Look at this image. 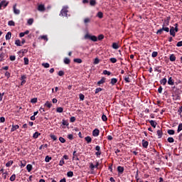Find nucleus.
Masks as SVG:
<instances>
[{
	"instance_id": "nucleus-29",
	"label": "nucleus",
	"mask_w": 182,
	"mask_h": 182,
	"mask_svg": "<svg viewBox=\"0 0 182 182\" xmlns=\"http://www.w3.org/2000/svg\"><path fill=\"white\" fill-rule=\"evenodd\" d=\"M13 164H14V161H9L6 164V167H11V166H12Z\"/></svg>"
},
{
	"instance_id": "nucleus-13",
	"label": "nucleus",
	"mask_w": 182,
	"mask_h": 182,
	"mask_svg": "<svg viewBox=\"0 0 182 182\" xmlns=\"http://www.w3.org/2000/svg\"><path fill=\"white\" fill-rule=\"evenodd\" d=\"M168 85H169L170 86H173L174 85V80H173L172 77H169L168 80Z\"/></svg>"
},
{
	"instance_id": "nucleus-23",
	"label": "nucleus",
	"mask_w": 182,
	"mask_h": 182,
	"mask_svg": "<svg viewBox=\"0 0 182 182\" xmlns=\"http://www.w3.org/2000/svg\"><path fill=\"white\" fill-rule=\"evenodd\" d=\"M18 129H19V125H12L11 132H15V130H18Z\"/></svg>"
},
{
	"instance_id": "nucleus-16",
	"label": "nucleus",
	"mask_w": 182,
	"mask_h": 182,
	"mask_svg": "<svg viewBox=\"0 0 182 182\" xmlns=\"http://www.w3.org/2000/svg\"><path fill=\"white\" fill-rule=\"evenodd\" d=\"M149 122L151 126L152 127H154V129H156V126H157V122L154 120H149Z\"/></svg>"
},
{
	"instance_id": "nucleus-27",
	"label": "nucleus",
	"mask_w": 182,
	"mask_h": 182,
	"mask_svg": "<svg viewBox=\"0 0 182 182\" xmlns=\"http://www.w3.org/2000/svg\"><path fill=\"white\" fill-rule=\"evenodd\" d=\"M57 113H63V107H59L56 109Z\"/></svg>"
},
{
	"instance_id": "nucleus-10",
	"label": "nucleus",
	"mask_w": 182,
	"mask_h": 182,
	"mask_svg": "<svg viewBox=\"0 0 182 182\" xmlns=\"http://www.w3.org/2000/svg\"><path fill=\"white\" fill-rule=\"evenodd\" d=\"M117 171L119 174H123V173L124 172V167L122 166H117Z\"/></svg>"
},
{
	"instance_id": "nucleus-15",
	"label": "nucleus",
	"mask_w": 182,
	"mask_h": 182,
	"mask_svg": "<svg viewBox=\"0 0 182 182\" xmlns=\"http://www.w3.org/2000/svg\"><path fill=\"white\" fill-rule=\"evenodd\" d=\"M156 134L158 136V139H161V137H163V131L161 129H159L156 132Z\"/></svg>"
},
{
	"instance_id": "nucleus-56",
	"label": "nucleus",
	"mask_w": 182,
	"mask_h": 182,
	"mask_svg": "<svg viewBox=\"0 0 182 182\" xmlns=\"http://www.w3.org/2000/svg\"><path fill=\"white\" fill-rule=\"evenodd\" d=\"M102 39H105V36L103 34L98 36V41H102Z\"/></svg>"
},
{
	"instance_id": "nucleus-51",
	"label": "nucleus",
	"mask_w": 182,
	"mask_h": 182,
	"mask_svg": "<svg viewBox=\"0 0 182 182\" xmlns=\"http://www.w3.org/2000/svg\"><path fill=\"white\" fill-rule=\"evenodd\" d=\"M59 141H60V143H66V139H65V138L62 136L59 137Z\"/></svg>"
},
{
	"instance_id": "nucleus-6",
	"label": "nucleus",
	"mask_w": 182,
	"mask_h": 182,
	"mask_svg": "<svg viewBox=\"0 0 182 182\" xmlns=\"http://www.w3.org/2000/svg\"><path fill=\"white\" fill-rule=\"evenodd\" d=\"M100 134V131L98 129H95L92 131V136L94 137H97Z\"/></svg>"
},
{
	"instance_id": "nucleus-32",
	"label": "nucleus",
	"mask_w": 182,
	"mask_h": 182,
	"mask_svg": "<svg viewBox=\"0 0 182 182\" xmlns=\"http://www.w3.org/2000/svg\"><path fill=\"white\" fill-rule=\"evenodd\" d=\"M64 63L65 65H69V63H70V59L68 58H64Z\"/></svg>"
},
{
	"instance_id": "nucleus-55",
	"label": "nucleus",
	"mask_w": 182,
	"mask_h": 182,
	"mask_svg": "<svg viewBox=\"0 0 182 182\" xmlns=\"http://www.w3.org/2000/svg\"><path fill=\"white\" fill-rule=\"evenodd\" d=\"M27 23L28 25H32V23H33V18H29L27 21Z\"/></svg>"
},
{
	"instance_id": "nucleus-12",
	"label": "nucleus",
	"mask_w": 182,
	"mask_h": 182,
	"mask_svg": "<svg viewBox=\"0 0 182 182\" xmlns=\"http://www.w3.org/2000/svg\"><path fill=\"white\" fill-rule=\"evenodd\" d=\"M5 58H6V54L2 52L0 54V62H4V60H5Z\"/></svg>"
},
{
	"instance_id": "nucleus-42",
	"label": "nucleus",
	"mask_w": 182,
	"mask_h": 182,
	"mask_svg": "<svg viewBox=\"0 0 182 182\" xmlns=\"http://www.w3.org/2000/svg\"><path fill=\"white\" fill-rule=\"evenodd\" d=\"M109 61L111 62V63H116V62H117V59H116V58H111L109 59Z\"/></svg>"
},
{
	"instance_id": "nucleus-39",
	"label": "nucleus",
	"mask_w": 182,
	"mask_h": 182,
	"mask_svg": "<svg viewBox=\"0 0 182 182\" xmlns=\"http://www.w3.org/2000/svg\"><path fill=\"white\" fill-rule=\"evenodd\" d=\"M8 25H9V26H15V21H9L8 22Z\"/></svg>"
},
{
	"instance_id": "nucleus-26",
	"label": "nucleus",
	"mask_w": 182,
	"mask_h": 182,
	"mask_svg": "<svg viewBox=\"0 0 182 182\" xmlns=\"http://www.w3.org/2000/svg\"><path fill=\"white\" fill-rule=\"evenodd\" d=\"M154 72H159V73H161V67L157 66L154 68Z\"/></svg>"
},
{
	"instance_id": "nucleus-37",
	"label": "nucleus",
	"mask_w": 182,
	"mask_h": 182,
	"mask_svg": "<svg viewBox=\"0 0 182 182\" xmlns=\"http://www.w3.org/2000/svg\"><path fill=\"white\" fill-rule=\"evenodd\" d=\"M23 61H24V65H29V58L25 57L23 58Z\"/></svg>"
},
{
	"instance_id": "nucleus-59",
	"label": "nucleus",
	"mask_w": 182,
	"mask_h": 182,
	"mask_svg": "<svg viewBox=\"0 0 182 182\" xmlns=\"http://www.w3.org/2000/svg\"><path fill=\"white\" fill-rule=\"evenodd\" d=\"M90 168L91 170H95V168H96L95 166V165L93 164V163H90Z\"/></svg>"
},
{
	"instance_id": "nucleus-61",
	"label": "nucleus",
	"mask_w": 182,
	"mask_h": 182,
	"mask_svg": "<svg viewBox=\"0 0 182 182\" xmlns=\"http://www.w3.org/2000/svg\"><path fill=\"white\" fill-rule=\"evenodd\" d=\"M63 164H65V160L63 159H61L59 162V166H63Z\"/></svg>"
},
{
	"instance_id": "nucleus-47",
	"label": "nucleus",
	"mask_w": 182,
	"mask_h": 182,
	"mask_svg": "<svg viewBox=\"0 0 182 182\" xmlns=\"http://www.w3.org/2000/svg\"><path fill=\"white\" fill-rule=\"evenodd\" d=\"M102 90H103V88H100V87L96 88L95 95H97V93H99L100 92H102Z\"/></svg>"
},
{
	"instance_id": "nucleus-50",
	"label": "nucleus",
	"mask_w": 182,
	"mask_h": 182,
	"mask_svg": "<svg viewBox=\"0 0 182 182\" xmlns=\"http://www.w3.org/2000/svg\"><path fill=\"white\" fill-rule=\"evenodd\" d=\"M157 55H159V53L157 51H154L151 54L152 58H157Z\"/></svg>"
},
{
	"instance_id": "nucleus-25",
	"label": "nucleus",
	"mask_w": 182,
	"mask_h": 182,
	"mask_svg": "<svg viewBox=\"0 0 182 182\" xmlns=\"http://www.w3.org/2000/svg\"><path fill=\"white\" fill-rule=\"evenodd\" d=\"M39 136H41V133H39L38 132H36L33 135V138L38 139V137H39Z\"/></svg>"
},
{
	"instance_id": "nucleus-49",
	"label": "nucleus",
	"mask_w": 182,
	"mask_h": 182,
	"mask_svg": "<svg viewBox=\"0 0 182 182\" xmlns=\"http://www.w3.org/2000/svg\"><path fill=\"white\" fill-rule=\"evenodd\" d=\"M102 122H107V117L105 114H102Z\"/></svg>"
},
{
	"instance_id": "nucleus-33",
	"label": "nucleus",
	"mask_w": 182,
	"mask_h": 182,
	"mask_svg": "<svg viewBox=\"0 0 182 182\" xmlns=\"http://www.w3.org/2000/svg\"><path fill=\"white\" fill-rule=\"evenodd\" d=\"M90 5L91 6H96V0H90Z\"/></svg>"
},
{
	"instance_id": "nucleus-11",
	"label": "nucleus",
	"mask_w": 182,
	"mask_h": 182,
	"mask_svg": "<svg viewBox=\"0 0 182 182\" xmlns=\"http://www.w3.org/2000/svg\"><path fill=\"white\" fill-rule=\"evenodd\" d=\"M141 143L142 147H144V149H147L149 147V141H146L145 139H143Z\"/></svg>"
},
{
	"instance_id": "nucleus-34",
	"label": "nucleus",
	"mask_w": 182,
	"mask_h": 182,
	"mask_svg": "<svg viewBox=\"0 0 182 182\" xmlns=\"http://www.w3.org/2000/svg\"><path fill=\"white\" fill-rule=\"evenodd\" d=\"M168 134L173 135L175 134L176 132L173 129H168L167 131Z\"/></svg>"
},
{
	"instance_id": "nucleus-3",
	"label": "nucleus",
	"mask_w": 182,
	"mask_h": 182,
	"mask_svg": "<svg viewBox=\"0 0 182 182\" xmlns=\"http://www.w3.org/2000/svg\"><path fill=\"white\" fill-rule=\"evenodd\" d=\"M85 38L90 39L91 41H92V42H97V37H96L95 36H90L89 34H86L85 36Z\"/></svg>"
},
{
	"instance_id": "nucleus-41",
	"label": "nucleus",
	"mask_w": 182,
	"mask_h": 182,
	"mask_svg": "<svg viewBox=\"0 0 182 182\" xmlns=\"http://www.w3.org/2000/svg\"><path fill=\"white\" fill-rule=\"evenodd\" d=\"M15 45H16V46H22V45L21 44V40H16Z\"/></svg>"
},
{
	"instance_id": "nucleus-5",
	"label": "nucleus",
	"mask_w": 182,
	"mask_h": 182,
	"mask_svg": "<svg viewBox=\"0 0 182 182\" xmlns=\"http://www.w3.org/2000/svg\"><path fill=\"white\" fill-rule=\"evenodd\" d=\"M73 160H77V161H79V154L77 153L76 151H73Z\"/></svg>"
},
{
	"instance_id": "nucleus-8",
	"label": "nucleus",
	"mask_w": 182,
	"mask_h": 182,
	"mask_svg": "<svg viewBox=\"0 0 182 182\" xmlns=\"http://www.w3.org/2000/svg\"><path fill=\"white\" fill-rule=\"evenodd\" d=\"M38 10L40 11V12H45L46 9L45 8V5L43 4H40L38 6Z\"/></svg>"
},
{
	"instance_id": "nucleus-21",
	"label": "nucleus",
	"mask_w": 182,
	"mask_h": 182,
	"mask_svg": "<svg viewBox=\"0 0 182 182\" xmlns=\"http://www.w3.org/2000/svg\"><path fill=\"white\" fill-rule=\"evenodd\" d=\"M85 141H87V144H90L92 143V137L87 136L85 138Z\"/></svg>"
},
{
	"instance_id": "nucleus-64",
	"label": "nucleus",
	"mask_w": 182,
	"mask_h": 182,
	"mask_svg": "<svg viewBox=\"0 0 182 182\" xmlns=\"http://www.w3.org/2000/svg\"><path fill=\"white\" fill-rule=\"evenodd\" d=\"M176 46H178V48H180L181 46H182V41H178L176 44Z\"/></svg>"
},
{
	"instance_id": "nucleus-45",
	"label": "nucleus",
	"mask_w": 182,
	"mask_h": 182,
	"mask_svg": "<svg viewBox=\"0 0 182 182\" xmlns=\"http://www.w3.org/2000/svg\"><path fill=\"white\" fill-rule=\"evenodd\" d=\"M42 66H43V68H48L50 66V65L48 63H43Z\"/></svg>"
},
{
	"instance_id": "nucleus-1",
	"label": "nucleus",
	"mask_w": 182,
	"mask_h": 182,
	"mask_svg": "<svg viewBox=\"0 0 182 182\" xmlns=\"http://www.w3.org/2000/svg\"><path fill=\"white\" fill-rule=\"evenodd\" d=\"M163 31L165 32H170V28L168 27L162 26V28L156 31V35H163Z\"/></svg>"
},
{
	"instance_id": "nucleus-53",
	"label": "nucleus",
	"mask_w": 182,
	"mask_h": 182,
	"mask_svg": "<svg viewBox=\"0 0 182 182\" xmlns=\"http://www.w3.org/2000/svg\"><path fill=\"white\" fill-rule=\"evenodd\" d=\"M168 143H174V138L173 137H168Z\"/></svg>"
},
{
	"instance_id": "nucleus-20",
	"label": "nucleus",
	"mask_w": 182,
	"mask_h": 182,
	"mask_svg": "<svg viewBox=\"0 0 182 182\" xmlns=\"http://www.w3.org/2000/svg\"><path fill=\"white\" fill-rule=\"evenodd\" d=\"M116 83H117V78H112L111 82H110V85H112V86H114Z\"/></svg>"
},
{
	"instance_id": "nucleus-18",
	"label": "nucleus",
	"mask_w": 182,
	"mask_h": 182,
	"mask_svg": "<svg viewBox=\"0 0 182 182\" xmlns=\"http://www.w3.org/2000/svg\"><path fill=\"white\" fill-rule=\"evenodd\" d=\"M112 48L113 49H119V48H120V46H119V43H113Z\"/></svg>"
},
{
	"instance_id": "nucleus-9",
	"label": "nucleus",
	"mask_w": 182,
	"mask_h": 182,
	"mask_svg": "<svg viewBox=\"0 0 182 182\" xmlns=\"http://www.w3.org/2000/svg\"><path fill=\"white\" fill-rule=\"evenodd\" d=\"M168 25H170V17H167L166 19L164 20L162 26H168Z\"/></svg>"
},
{
	"instance_id": "nucleus-62",
	"label": "nucleus",
	"mask_w": 182,
	"mask_h": 182,
	"mask_svg": "<svg viewBox=\"0 0 182 182\" xmlns=\"http://www.w3.org/2000/svg\"><path fill=\"white\" fill-rule=\"evenodd\" d=\"M68 139H69V140H73V134H68Z\"/></svg>"
},
{
	"instance_id": "nucleus-60",
	"label": "nucleus",
	"mask_w": 182,
	"mask_h": 182,
	"mask_svg": "<svg viewBox=\"0 0 182 182\" xmlns=\"http://www.w3.org/2000/svg\"><path fill=\"white\" fill-rule=\"evenodd\" d=\"M67 176L68 177H72L73 176V171H68Z\"/></svg>"
},
{
	"instance_id": "nucleus-17",
	"label": "nucleus",
	"mask_w": 182,
	"mask_h": 182,
	"mask_svg": "<svg viewBox=\"0 0 182 182\" xmlns=\"http://www.w3.org/2000/svg\"><path fill=\"white\" fill-rule=\"evenodd\" d=\"M176 55L174 54H171L169 56V60L171 62H176Z\"/></svg>"
},
{
	"instance_id": "nucleus-44",
	"label": "nucleus",
	"mask_w": 182,
	"mask_h": 182,
	"mask_svg": "<svg viewBox=\"0 0 182 182\" xmlns=\"http://www.w3.org/2000/svg\"><path fill=\"white\" fill-rule=\"evenodd\" d=\"M62 124L63 126H69V122L65 119H63Z\"/></svg>"
},
{
	"instance_id": "nucleus-38",
	"label": "nucleus",
	"mask_w": 182,
	"mask_h": 182,
	"mask_svg": "<svg viewBox=\"0 0 182 182\" xmlns=\"http://www.w3.org/2000/svg\"><path fill=\"white\" fill-rule=\"evenodd\" d=\"M135 178L136 180V182H143V180L139 178V173H136V175L135 176Z\"/></svg>"
},
{
	"instance_id": "nucleus-30",
	"label": "nucleus",
	"mask_w": 182,
	"mask_h": 182,
	"mask_svg": "<svg viewBox=\"0 0 182 182\" xmlns=\"http://www.w3.org/2000/svg\"><path fill=\"white\" fill-rule=\"evenodd\" d=\"M84 23L85 25H87V23H90V18H85L84 19Z\"/></svg>"
},
{
	"instance_id": "nucleus-57",
	"label": "nucleus",
	"mask_w": 182,
	"mask_h": 182,
	"mask_svg": "<svg viewBox=\"0 0 182 182\" xmlns=\"http://www.w3.org/2000/svg\"><path fill=\"white\" fill-rule=\"evenodd\" d=\"M100 62V60H99V58H95L94 60V65H99V63Z\"/></svg>"
},
{
	"instance_id": "nucleus-63",
	"label": "nucleus",
	"mask_w": 182,
	"mask_h": 182,
	"mask_svg": "<svg viewBox=\"0 0 182 182\" xmlns=\"http://www.w3.org/2000/svg\"><path fill=\"white\" fill-rule=\"evenodd\" d=\"M41 38L43 39V41H48V36H41Z\"/></svg>"
},
{
	"instance_id": "nucleus-24",
	"label": "nucleus",
	"mask_w": 182,
	"mask_h": 182,
	"mask_svg": "<svg viewBox=\"0 0 182 182\" xmlns=\"http://www.w3.org/2000/svg\"><path fill=\"white\" fill-rule=\"evenodd\" d=\"M44 106H46V107H48V109H50V107H52V102H49V101H47Z\"/></svg>"
},
{
	"instance_id": "nucleus-48",
	"label": "nucleus",
	"mask_w": 182,
	"mask_h": 182,
	"mask_svg": "<svg viewBox=\"0 0 182 182\" xmlns=\"http://www.w3.org/2000/svg\"><path fill=\"white\" fill-rule=\"evenodd\" d=\"M103 74L107 75V76H110V75H112V73H110L109 71H107V70H105L103 71Z\"/></svg>"
},
{
	"instance_id": "nucleus-46",
	"label": "nucleus",
	"mask_w": 182,
	"mask_h": 182,
	"mask_svg": "<svg viewBox=\"0 0 182 182\" xmlns=\"http://www.w3.org/2000/svg\"><path fill=\"white\" fill-rule=\"evenodd\" d=\"M16 174H13L11 177H10V181H14V180H16Z\"/></svg>"
},
{
	"instance_id": "nucleus-36",
	"label": "nucleus",
	"mask_w": 182,
	"mask_h": 182,
	"mask_svg": "<svg viewBox=\"0 0 182 182\" xmlns=\"http://www.w3.org/2000/svg\"><path fill=\"white\" fill-rule=\"evenodd\" d=\"M73 61L75 62V63H82V59L80 58H75Z\"/></svg>"
},
{
	"instance_id": "nucleus-4",
	"label": "nucleus",
	"mask_w": 182,
	"mask_h": 182,
	"mask_svg": "<svg viewBox=\"0 0 182 182\" xmlns=\"http://www.w3.org/2000/svg\"><path fill=\"white\" fill-rule=\"evenodd\" d=\"M95 150L97 152H95V156H97V157H100L101 154H102V151L100 150V146L99 145L95 146Z\"/></svg>"
},
{
	"instance_id": "nucleus-14",
	"label": "nucleus",
	"mask_w": 182,
	"mask_h": 182,
	"mask_svg": "<svg viewBox=\"0 0 182 182\" xmlns=\"http://www.w3.org/2000/svg\"><path fill=\"white\" fill-rule=\"evenodd\" d=\"M105 82H106V78L103 77L100 81L97 82V85L98 86H100L101 85H103V83H105Z\"/></svg>"
},
{
	"instance_id": "nucleus-22",
	"label": "nucleus",
	"mask_w": 182,
	"mask_h": 182,
	"mask_svg": "<svg viewBox=\"0 0 182 182\" xmlns=\"http://www.w3.org/2000/svg\"><path fill=\"white\" fill-rule=\"evenodd\" d=\"M160 83H161V85L166 86V85L167 84V78L165 77V78L161 80Z\"/></svg>"
},
{
	"instance_id": "nucleus-52",
	"label": "nucleus",
	"mask_w": 182,
	"mask_h": 182,
	"mask_svg": "<svg viewBox=\"0 0 182 182\" xmlns=\"http://www.w3.org/2000/svg\"><path fill=\"white\" fill-rule=\"evenodd\" d=\"M70 123H75V122H76V117H71L70 119Z\"/></svg>"
},
{
	"instance_id": "nucleus-35",
	"label": "nucleus",
	"mask_w": 182,
	"mask_h": 182,
	"mask_svg": "<svg viewBox=\"0 0 182 182\" xmlns=\"http://www.w3.org/2000/svg\"><path fill=\"white\" fill-rule=\"evenodd\" d=\"M50 160H52V157H50L49 156H46V159H45L46 163H49V161H50Z\"/></svg>"
},
{
	"instance_id": "nucleus-43",
	"label": "nucleus",
	"mask_w": 182,
	"mask_h": 182,
	"mask_svg": "<svg viewBox=\"0 0 182 182\" xmlns=\"http://www.w3.org/2000/svg\"><path fill=\"white\" fill-rule=\"evenodd\" d=\"M181 130H182V123L178 124L177 132L180 133V132H181Z\"/></svg>"
},
{
	"instance_id": "nucleus-54",
	"label": "nucleus",
	"mask_w": 182,
	"mask_h": 182,
	"mask_svg": "<svg viewBox=\"0 0 182 182\" xmlns=\"http://www.w3.org/2000/svg\"><path fill=\"white\" fill-rule=\"evenodd\" d=\"M170 35H171V36H176V31L174 30H170Z\"/></svg>"
},
{
	"instance_id": "nucleus-7",
	"label": "nucleus",
	"mask_w": 182,
	"mask_h": 182,
	"mask_svg": "<svg viewBox=\"0 0 182 182\" xmlns=\"http://www.w3.org/2000/svg\"><path fill=\"white\" fill-rule=\"evenodd\" d=\"M13 10L15 15H19V14H21V10L16 9V4L14 5Z\"/></svg>"
},
{
	"instance_id": "nucleus-2",
	"label": "nucleus",
	"mask_w": 182,
	"mask_h": 182,
	"mask_svg": "<svg viewBox=\"0 0 182 182\" xmlns=\"http://www.w3.org/2000/svg\"><path fill=\"white\" fill-rule=\"evenodd\" d=\"M68 12H69L68 6H64L60 11V16H68Z\"/></svg>"
},
{
	"instance_id": "nucleus-40",
	"label": "nucleus",
	"mask_w": 182,
	"mask_h": 182,
	"mask_svg": "<svg viewBox=\"0 0 182 182\" xmlns=\"http://www.w3.org/2000/svg\"><path fill=\"white\" fill-rule=\"evenodd\" d=\"M50 139H52V140H53L54 141H56V140H58V137H56L55 135L53 134H50Z\"/></svg>"
},
{
	"instance_id": "nucleus-58",
	"label": "nucleus",
	"mask_w": 182,
	"mask_h": 182,
	"mask_svg": "<svg viewBox=\"0 0 182 182\" xmlns=\"http://www.w3.org/2000/svg\"><path fill=\"white\" fill-rule=\"evenodd\" d=\"M79 98L81 100H85V95L80 93L79 95Z\"/></svg>"
},
{
	"instance_id": "nucleus-31",
	"label": "nucleus",
	"mask_w": 182,
	"mask_h": 182,
	"mask_svg": "<svg viewBox=\"0 0 182 182\" xmlns=\"http://www.w3.org/2000/svg\"><path fill=\"white\" fill-rule=\"evenodd\" d=\"M97 16L98 18H100V19H102V18H103V12L99 11V12L97 14Z\"/></svg>"
},
{
	"instance_id": "nucleus-28",
	"label": "nucleus",
	"mask_w": 182,
	"mask_h": 182,
	"mask_svg": "<svg viewBox=\"0 0 182 182\" xmlns=\"http://www.w3.org/2000/svg\"><path fill=\"white\" fill-rule=\"evenodd\" d=\"M26 170L28 171V173H31V171H32V165L28 164L26 166Z\"/></svg>"
},
{
	"instance_id": "nucleus-19",
	"label": "nucleus",
	"mask_w": 182,
	"mask_h": 182,
	"mask_svg": "<svg viewBox=\"0 0 182 182\" xmlns=\"http://www.w3.org/2000/svg\"><path fill=\"white\" fill-rule=\"evenodd\" d=\"M12 36V33L11 31H9L6 35V41H9Z\"/></svg>"
}]
</instances>
